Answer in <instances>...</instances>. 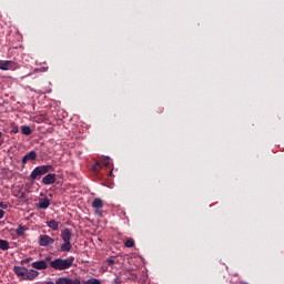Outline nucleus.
Segmentation results:
<instances>
[{
	"label": "nucleus",
	"instance_id": "obj_1",
	"mask_svg": "<svg viewBox=\"0 0 284 284\" xmlns=\"http://www.w3.org/2000/svg\"><path fill=\"white\" fill-rule=\"evenodd\" d=\"M13 272L22 281H34V278L39 276V271L32 268L29 270L23 266H14Z\"/></svg>",
	"mask_w": 284,
	"mask_h": 284
},
{
	"label": "nucleus",
	"instance_id": "obj_2",
	"mask_svg": "<svg viewBox=\"0 0 284 284\" xmlns=\"http://www.w3.org/2000/svg\"><path fill=\"white\" fill-rule=\"evenodd\" d=\"M74 264V257L68 258H55L50 262V267L52 270H57L58 272H63V270H70V267Z\"/></svg>",
	"mask_w": 284,
	"mask_h": 284
},
{
	"label": "nucleus",
	"instance_id": "obj_3",
	"mask_svg": "<svg viewBox=\"0 0 284 284\" xmlns=\"http://www.w3.org/2000/svg\"><path fill=\"white\" fill-rule=\"evenodd\" d=\"M53 168L52 165H40L33 169V171L30 174L31 181H37L41 179L43 175L48 174V172H52Z\"/></svg>",
	"mask_w": 284,
	"mask_h": 284
},
{
	"label": "nucleus",
	"instance_id": "obj_4",
	"mask_svg": "<svg viewBox=\"0 0 284 284\" xmlns=\"http://www.w3.org/2000/svg\"><path fill=\"white\" fill-rule=\"evenodd\" d=\"M19 64L12 60H0V70L8 71V70H17Z\"/></svg>",
	"mask_w": 284,
	"mask_h": 284
},
{
	"label": "nucleus",
	"instance_id": "obj_5",
	"mask_svg": "<svg viewBox=\"0 0 284 284\" xmlns=\"http://www.w3.org/2000/svg\"><path fill=\"white\" fill-rule=\"evenodd\" d=\"M38 243L40 247H48V245H54V239L50 235H40Z\"/></svg>",
	"mask_w": 284,
	"mask_h": 284
},
{
	"label": "nucleus",
	"instance_id": "obj_6",
	"mask_svg": "<svg viewBox=\"0 0 284 284\" xmlns=\"http://www.w3.org/2000/svg\"><path fill=\"white\" fill-rule=\"evenodd\" d=\"M108 165H112V160H110V158H104L102 160V162H95L93 165V171L94 172H99V170H101V168H108Z\"/></svg>",
	"mask_w": 284,
	"mask_h": 284
},
{
	"label": "nucleus",
	"instance_id": "obj_7",
	"mask_svg": "<svg viewBox=\"0 0 284 284\" xmlns=\"http://www.w3.org/2000/svg\"><path fill=\"white\" fill-rule=\"evenodd\" d=\"M55 284H81V280L70 277H58L55 280Z\"/></svg>",
	"mask_w": 284,
	"mask_h": 284
},
{
	"label": "nucleus",
	"instance_id": "obj_8",
	"mask_svg": "<svg viewBox=\"0 0 284 284\" xmlns=\"http://www.w3.org/2000/svg\"><path fill=\"white\" fill-rule=\"evenodd\" d=\"M43 185H52L53 183H57V174L49 173L42 179Z\"/></svg>",
	"mask_w": 284,
	"mask_h": 284
},
{
	"label": "nucleus",
	"instance_id": "obj_9",
	"mask_svg": "<svg viewBox=\"0 0 284 284\" xmlns=\"http://www.w3.org/2000/svg\"><path fill=\"white\" fill-rule=\"evenodd\" d=\"M31 267H33V270H48V262L40 260V261L33 262L31 264Z\"/></svg>",
	"mask_w": 284,
	"mask_h": 284
},
{
	"label": "nucleus",
	"instance_id": "obj_10",
	"mask_svg": "<svg viewBox=\"0 0 284 284\" xmlns=\"http://www.w3.org/2000/svg\"><path fill=\"white\" fill-rule=\"evenodd\" d=\"M28 161H37V152L31 151L22 158V164L26 165Z\"/></svg>",
	"mask_w": 284,
	"mask_h": 284
},
{
	"label": "nucleus",
	"instance_id": "obj_11",
	"mask_svg": "<svg viewBox=\"0 0 284 284\" xmlns=\"http://www.w3.org/2000/svg\"><path fill=\"white\" fill-rule=\"evenodd\" d=\"M38 207L40 210H48L50 207V199L48 197H42L38 202Z\"/></svg>",
	"mask_w": 284,
	"mask_h": 284
},
{
	"label": "nucleus",
	"instance_id": "obj_12",
	"mask_svg": "<svg viewBox=\"0 0 284 284\" xmlns=\"http://www.w3.org/2000/svg\"><path fill=\"white\" fill-rule=\"evenodd\" d=\"M61 239L64 243L70 242L72 240V231H70V229L62 231Z\"/></svg>",
	"mask_w": 284,
	"mask_h": 284
},
{
	"label": "nucleus",
	"instance_id": "obj_13",
	"mask_svg": "<svg viewBox=\"0 0 284 284\" xmlns=\"http://www.w3.org/2000/svg\"><path fill=\"white\" fill-rule=\"evenodd\" d=\"M92 207H94V210H101V207H103V200L99 197L94 199L92 202Z\"/></svg>",
	"mask_w": 284,
	"mask_h": 284
},
{
	"label": "nucleus",
	"instance_id": "obj_14",
	"mask_svg": "<svg viewBox=\"0 0 284 284\" xmlns=\"http://www.w3.org/2000/svg\"><path fill=\"white\" fill-rule=\"evenodd\" d=\"M0 250H2V252H8V250H10V242L0 240Z\"/></svg>",
	"mask_w": 284,
	"mask_h": 284
},
{
	"label": "nucleus",
	"instance_id": "obj_15",
	"mask_svg": "<svg viewBox=\"0 0 284 284\" xmlns=\"http://www.w3.org/2000/svg\"><path fill=\"white\" fill-rule=\"evenodd\" d=\"M48 227H50V230H59V222H57L55 220H51L49 222H47Z\"/></svg>",
	"mask_w": 284,
	"mask_h": 284
},
{
	"label": "nucleus",
	"instance_id": "obj_16",
	"mask_svg": "<svg viewBox=\"0 0 284 284\" xmlns=\"http://www.w3.org/2000/svg\"><path fill=\"white\" fill-rule=\"evenodd\" d=\"M72 250V242H64L61 245V252H70Z\"/></svg>",
	"mask_w": 284,
	"mask_h": 284
},
{
	"label": "nucleus",
	"instance_id": "obj_17",
	"mask_svg": "<svg viewBox=\"0 0 284 284\" xmlns=\"http://www.w3.org/2000/svg\"><path fill=\"white\" fill-rule=\"evenodd\" d=\"M21 132L22 134H26V136H30V134H32V129H30L28 125H24L21 128Z\"/></svg>",
	"mask_w": 284,
	"mask_h": 284
},
{
	"label": "nucleus",
	"instance_id": "obj_18",
	"mask_svg": "<svg viewBox=\"0 0 284 284\" xmlns=\"http://www.w3.org/2000/svg\"><path fill=\"white\" fill-rule=\"evenodd\" d=\"M16 233L18 234V236H23V234H26V229L23 226H19Z\"/></svg>",
	"mask_w": 284,
	"mask_h": 284
},
{
	"label": "nucleus",
	"instance_id": "obj_19",
	"mask_svg": "<svg viewBox=\"0 0 284 284\" xmlns=\"http://www.w3.org/2000/svg\"><path fill=\"white\" fill-rule=\"evenodd\" d=\"M84 284H101V281L98 278H90L85 281Z\"/></svg>",
	"mask_w": 284,
	"mask_h": 284
},
{
	"label": "nucleus",
	"instance_id": "obj_20",
	"mask_svg": "<svg viewBox=\"0 0 284 284\" xmlns=\"http://www.w3.org/2000/svg\"><path fill=\"white\" fill-rule=\"evenodd\" d=\"M125 247H132L134 245V240L133 239H129L126 240V242L124 243Z\"/></svg>",
	"mask_w": 284,
	"mask_h": 284
},
{
	"label": "nucleus",
	"instance_id": "obj_21",
	"mask_svg": "<svg viewBox=\"0 0 284 284\" xmlns=\"http://www.w3.org/2000/svg\"><path fill=\"white\" fill-rule=\"evenodd\" d=\"M1 210H8V204L6 202H0Z\"/></svg>",
	"mask_w": 284,
	"mask_h": 284
},
{
	"label": "nucleus",
	"instance_id": "obj_22",
	"mask_svg": "<svg viewBox=\"0 0 284 284\" xmlns=\"http://www.w3.org/2000/svg\"><path fill=\"white\" fill-rule=\"evenodd\" d=\"M95 214L97 216H103V212L101 211V209H95Z\"/></svg>",
	"mask_w": 284,
	"mask_h": 284
},
{
	"label": "nucleus",
	"instance_id": "obj_23",
	"mask_svg": "<svg viewBox=\"0 0 284 284\" xmlns=\"http://www.w3.org/2000/svg\"><path fill=\"white\" fill-rule=\"evenodd\" d=\"M106 263H108V265H114V263H115V261H114V258H108L106 260Z\"/></svg>",
	"mask_w": 284,
	"mask_h": 284
},
{
	"label": "nucleus",
	"instance_id": "obj_24",
	"mask_svg": "<svg viewBox=\"0 0 284 284\" xmlns=\"http://www.w3.org/2000/svg\"><path fill=\"white\" fill-rule=\"evenodd\" d=\"M6 216V211L0 209V221Z\"/></svg>",
	"mask_w": 284,
	"mask_h": 284
},
{
	"label": "nucleus",
	"instance_id": "obj_25",
	"mask_svg": "<svg viewBox=\"0 0 284 284\" xmlns=\"http://www.w3.org/2000/svg\"><path fill=\"white\" fill-rule=\"evenodd\" d=\"M44 284H57V282L49 281V282H44Z\"/></svg>",
	"mask_w": 284,
	"mask_h": 284
},
{
	"label": "nucleus",
	"instance_id": "obj_26",
	"mask_svg": "<svg viewBox=\"0 0 284 284\" xmlns=\"http://www.w3.org/2000/svg\"><path fill=\"white\" fill-rule=\"evenodd\" d=\"M22 263H30V258L23 260Z\"/></svg>",
	"mask_w": 284,
	"mask_h": 284
},
{
	"label": "nucleus",
	"instance_id": "obj_27",
	"mask_svg": "<svg viewBox=\"0 0 284 284\" xmlns=\"http://www.w3.org/2000/svg\"><path fill=\"white\" fill-rule=\"evenodd\" d=\"M112 172H113L112 170L109 172V176H112Z\"/></svg>",
	"mask_w": 284,
	"mask_h": 284
},
{
	"label": "nucleus",
	"instance_id": "obj_28",
	"mask_svg": "<svg viewBox=\"0 0 284 284\" xmlns=\"http://www.w3.org/2000/svg\"><path fill=\"white\" fill-rule=\"evenodd\" d=\"M1 136H3V132H0V139H1Z\"/></svg>",
	"mask_w": 284,
	"mask_h": 284
}]
</instances>
